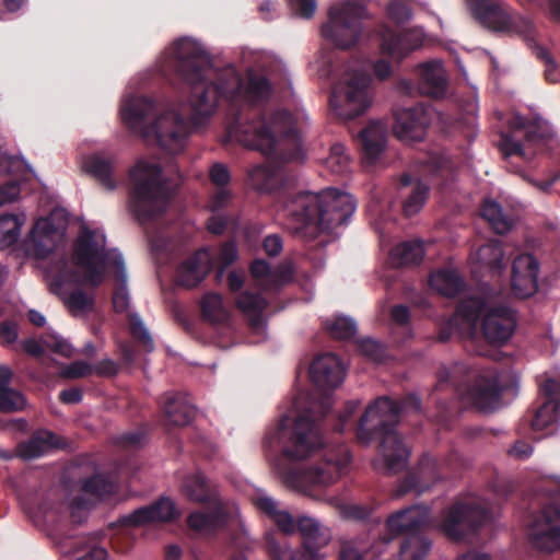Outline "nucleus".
Here are the masks:
<instances>
[{
  "mask_svg": "<svg viewBox=\"0 0 560 560\" xmlns=\"http://www.w3.org/2000/svg\"><path fill=\"white\" fill-rule=\"evenodd\" d=\"M84 167L86 173L92 175L107 190H114L116 188L115 173L117 159L115 155L94 153L85 160Z\"/></svg>",
  "mask_w": 560,
  "mask_h": 560,
  "instance_id": "obj_26",
  "label": "nucleus"
},
{
  "mask_svg": "<svg viewBox=\"0 0 560 560\" xmlns=\"http://www.w3.org/2000/svg\"><path fill=\"white\" fill-rule=\"evenodd\" d=\"M46 276L49 279V290L59 296L72 315L93 311L95 305L94 294H88L80 287L82 276L74 268L67 255H61L51 260L47 267Z\"/></svg>",
  "mask_w": 560,
  "mask_h": 560,
  "instance_id": "obj_10",
  "label": "nucleus"
},
{
  "mask_svg": "<svg viewBox=\"0 0 560 560\" xmlns=\"http://www.w3.org/2000/svg\"><path fill=\"white\" fill-rule=\"evenodd\" d=\"M541 392L545 395V401L538 407L535 415L526 420L533 432L537 434L534 439L538 440L553 432L558 419L557 396L560 394V384L548 380L541 386Z\"/></svg>",
  "mask_w": 560,
  "mask_h": 560,
  "instance_id": "obj_17",
  "label": "nucleus"
},
{
  "mask_svg": "<svg viewBox=\"0 0 560 560\" xmlns=\"http://www.w3.org/2000/svg\"><path fill=\"white\" fill-rule=\"evenodd\" d=\"M387 13L388 16L397 23L406 22L411 18L410 8L400 1L390 2L387 8Z\"/></svg>",
  "mask_w": 560,
  "mask_h": 560,
  "instance_id": "obj_56",
  "label": "nucleus"
},
{
  "mask_svg": "<svg viewBox=\"0 0 560 560\" xmlns=\"http://www.w3.org/2000/svg\"><path fill=\"white\" fill-rule=\"evenodd\" d=\"M21 222L18 215L7 213L0 215V245L9 247L20 237Z\"/></svg>",
  "mask_w": 560,
  "mask_h": 560,
  "instance_id": "obj_43",
  "label": "nucleus"
},
{
  "mask_svg": "<svg viewBox=\"0 0 560 560\" xmlns=\"http://www.w3.org/2000/svg\"><path fill=\"white\" fill-rule=\"evenodd\" d=\"M201 312L203 317L211 323H223L229 318V312L223 305L222 296L214 292L203 295Z\"/></svg>",
  "mask_w": 560,
  "mask_h": 560,
  "instance_id": "obj_39",
  "label": "nucleus"
},
{
  "mask_svg": "<svg viewBox=\"0 0 560 560\" xmlns=\"http://www.w3.org/2000/svg\"><path fill=\"white\" fill-rule=\"evenodd\" d=\"M363 159L374 163L383 152L386 143V133L378 127L370 125L360 133Z\"/></svg>",
  "mask_w": 560,
  "mask_h": 560,
  "instance_id": "obj_35",
  "label": "nucleus"
},
{
  "mask_svg": "<svg viewBox=\"0 0 560 560\" xmlns=\"http://www.w3.org/2000/svg\"><path fill=\"white\" fill-rule=\"evenodd\" d=\"M81 490L96 501H101L116 492V485L107 476L95 474L82 480Z\"/></svg>",
  "mask_w": 560,
  "mask_h": 560,
  "instance_id": "obj_38",
  "label": "nucleus"
},
{
  "mask_svg": "<svg viewBox=\"0 0 560 560\" xmlns=\"http://www.w3.org/2000/svg\"><path fill=\"white\" fill-rule=\"evenodd\" d=\"M428 170L432 176L442 177L447 179L451 175L450 161L442 156H431L428 160Z\"/></svg>",
  "mask_w": 560,
  "mask_h": 560,
  "instance_id": "obj_53",
  "label": "nucleus"
},
{
  "mask_svg": "<svg viewBox=\"0 0 560 560\" xmlns=\"http://www.w3.org/2000/svg\"><path fill=\"white\" fill-rule=\"evenodd\" d=\"M94 505L95 500L91 498H85L84 495L74 497L70 505L71 520L80 521V518H77V513H88Z\"/></svg>",
  "mask_w": 560,
  "mask_h": 560,
  "instance_id": "obj_58",
  "label": "nucleus"
},
{
  "mask_svg": "<svg viewBox=\"0 0 560 560\" xmlns=\"http://www.w3.org/2000/svg\"><path fill=\"white\" fill-rule=\"evenodd\" d=\"M21 192L20 185L10 180L0 186V207L5 202L14 201Z\"/></svg>",
  "mask_w": 560,
  "mask_h": 560,
  "instance_id": "obj_62",
  "label": "nucleus"
},
{
  "mask_svg": "<svg viewBox=\"0 0 560 560\" xmlns=\"http://www.w3.org/2000/svg\"><path fill=\"white\" fill-rule=\"evenodd\" d=\"M145 440V433L142 430L129 431L117 438V444L125 448H138Z\"/></svg>",
  "mask_w": 560,
  "mask_h": 560,
  "instance_id": "obj_55",
  "label": "nucleus"
},
{
  "mask_svg": "<svg viewBox=\"0 0 560 560\" xmlns=\"http://www.w3.org/2000/svg\"><path fill=\"white\" fill-rule=\"evenodd\" d=\"M166 55L168 66L189 85L188 113L171 108L148 124L155 113L154 102L148 96H130L120 114L132 131L144 138L154 137L165 153L176 155L184 151L190 132L208 122L220 100H226L233 117L228 127L230 137L272 161L252 167L248 182L258 192L275 195L283 203L292 232L313 241L348 223L357 208L350 194L335 188L320 192L291 191L294 178L285 174L284 165L302 160L300 132L291 112H267L266 102L272 89L266 77L249 75L244 89L237 77L214 73L209 54L188 37L175 40Z\"/></svg>",
  "mask_w": 560,
  "mask_h": 560,
  "instance_id": "obj_1",
  "label": "nucleus"
},
{
  "mask_svg": "<svg viewBox=\"0 0 560 560\" xmlns=\"http://www.w3.org/2000/svg\"><path fill=\"white\" fill-rule=\"evenodd\" d=\"M365 14V7L354 0L332 4L328 10L327 22L322 25V36L339 49H349L361 37Z\"/></svg>",
  "mask_w": 560,
  "mask_h": 560,
  "instance_id": "obj_11",
  "label": "nucleus"
},
{
  "mask_svg": "<svg viewBox=\"0 0 560 560\" xmlns=\"http://www.w3.org/2000/svg\"><path fill=\"white\" fill-rule=\"evenodd\" d=\"M506 389L502 373L493 366L481 369L467 385L463 399L470 407L491 412L501 405L502 394Z\"/></svg>",
  "mask_w": 560,
  "mask_h": 560,
  "instance_id": "obj_15",
  "label": "nucleus"
},
{
  "mask_svg": "<svg viewBox=\"0 0 560 560\" xmlns=\"http://www.w3.org/2000/svg\"><path fill=\"white\" fill-rule=\"evenodd\" d=\"M112 264L118 269L119 277L121 278L120 283H118L113 292V307L117 313H124L128 310L129 306V296L126 285V275L124 268V259L120 254L115 255Z\"/></svg>",
  "mask_w": 560,
  "mask_h": 560,
  "instance_id": "obj_40",
  "label": "nucleus"
},
{
  "mask_svg": "<svg viewBox=\"0 0 560 560\" xmlns=\"http://www.w3.org/2000/svg\"><path fill=\"white\" fill-rule=\"evenodd\" d=\"M118 371V364L110 359L101 360L92 365V373H95L97 376L113 377L117 375Z\"/></svg>",
  "mask_w": 560,
  "mask_h": 560,
  "instance_id": "obj_59",
  "label": "nucleus"
},
{
  "mask_svg": "<svg viewBox=\"0 0 560 560\" xmlns=\"http://www.w3.org/2000/svg\"><path fill=\"white\" fill-rule=\"evenodd\" d=\"M22 349L34 358H40L44 354V347L65 358H70L73 353L72 346L62 337L46 332L42 336V342L34 338H27L22 341Z\"/></svg>",
  "mask_w": 560,
  "mask_h": 560,
  "instance_id": "obj_29",
  "label": "nucleus"
},
{
  "mask_svg": "<svg viewBox=\"0 0 560 560\" xmlns=\"http://www.w3.org/2000/svg\"><path fill=\"white\" fill-rule=\"evenodd\" d=\"M430 188L429 186L418 180L411 188L409 196L402 202V212L407 218L417 214L424 206Z\"/></svg>",
  "mask_w": 560,
  "mask_h": 560,
  "instance_id": "obj_41",
  "label": "nucleus"
},
{
  "mask_svg": "<svg viewBox=\"0 0 560 560\" xmlns=\"http://www.w3.org/2000/svg\"><path fill=\"white\" fill-rule=\"evenodd\" d=\"M332 406L330 396L324 395L319 411L305 409L294 420L283 416L273 433H268L262 442L267 450L275 448L287 462H301L326 446L323 421Z\"/></svg>",
  "mask_w": 560,
  "mask_h": 560,
  "instance_id": "obj_3",
  "label": "nucleus"
},
{
  "mask_svg": "<svg viewBox=\"0 0 560 560\" xmlns=\"http://www.w3.org/2000/svg\"><path fill=\"white\" fill-rule=\"evenodd\" d=\"M521 137L527 143H536L542 139L541 132L537 128L528 126L527 119L515 116L510 120V131L502 135L501 151L505 158L511 155L526 156Z\"/></svg>",
  "mask_w": 560,
  "mask_h": 560,
  "instance_id": "obj_22",
  "label": "nucleus"
},
{
  "mask_svg": "<svg viewBox=\"0 0 560 560\" xmlns=\"http://www.w3.org/2000/svg\"><path fill=\"white\" fill-rule=\"evenodd\" d=\"M489 515L487 502L476 495L456 500L442 513L441 529L454 541H463L474 536Z\"/></svg>",
  "mask_w": 560,
  "mask_h": 560,
  "instance_id": "obj_12",
  "label": "nucleus"
},
{
  "mask_svg": "<svg viewBox=\"0 0 560 560\" xmlns=\"http://www.w3.org/2000/svg\"><path fill=\"white\" fill-rule=\"evenodd\" d=\"M424 257V247L421 241H405L396 245L390 252V261L394 267L419 266Z\"/></svg>",
  "mask_w": 560,
  "mask_h": 560,
  "instance_id": "obj_31",
  "label": "nucleus"
},
{
  "mask_svg": "<svg viewBox=\"0 0 560 560\" xmlns=\"http://www.w3.org/2000/svg\"><path fill=\"white\" fill-rule=\"evenodd\" d=\"M480 214L497 234L503 235L512 229L511 219L503 213L501 205L497 201L486 200L481 206Z\"/></svg>",
  "mask_w": 560,
  "mask_h": 560,
  "instance_id": "obj_37",
  "label": "nucleus"
},
{
  "mask_svg": "<svg viewBox=\"0 0 560 560\" xmlns=\"http://www.w3.org/2000/svg\"><path fill=\"white\" fill-rule=\"evenodd\" d=\"M211 266L205 252H197L184 260L177 269V283L185 288L197 287L209 273Z\"/></svg>",
  "mask_w": 560,
  "mask_h": 560,
  "instance_id": "obj_27",
  "label": "nucleus"
},
{
  "mask_svg": "<svg viewBox=\"0 0 560 560\" xmlns=\"http://www.w3.org/2000/svg\"><path fill=\"white\" fill-rule=\"evenodd\" d=\"M90 374H92V364L80 360L65 365L61 370V376L68 380L80 378Z\"/></svg>",
  "mask_w": 560,
  "mask_h": 560,
  "instance_id": "obj_51",
  "label": "nucleus"
},
{
  "mask_svg": "<svg viewBox=\"0 0 560 560\" xmlns=\"http://www.w3.org/2000/svg\"><path fill=\"white\" fill-rule=\"evenodd\" d=\"M420 411L421 401L412 393L399 400L380 396L368 405L357 423L355 438L362 445L378 441L381 458L373 462L375 469H380L381 465L382 471L392 476L406 468L410 451L404 443V438L396 431V427L402 415Z\"/></svg>",
  "mask_w": 560,
  "mask_h": 560,
  "instance_id": "obj_2",
  "label": "nucleus"
},
{
  "mask_svg": "<svg viewBox=\"0 0 560 560\" xmlns=\"http://www.w3.org/2000/svg\"><path fill=\"white\" fill-rule=\"evenodd\" d=\"M312 382L323 390L335 389L345 380L346 368L335 353L327 352L317 355L310 365Z\"/></svg>",
  "mask_w": 560,
  "mask_h": 560,
  "instance_id": "obj_18",
  "label": "nucleus"
},
{
  "mask_svg": "<svg viewBox=\"0 0 560 560\" xmlns=\"http://www.w3.org/2000/svg\"><path fill=\"white\" fill-rule=\"evenodd\" d=\"M430 509L427 505L415 504L401 509L388 516L387 530L392 535H405L400 545V560H424L431 541L421 533L429 523Z\"/></svg>",
  "mask_w": 560,
  "mask_h": 560,
  "instance_id": "obj_9",
  "label": "nucleus"
},
{
  "mask_svg": "<svg viewBox=\"0 0 560 560\" xmlns=\"http://www.w3.org/2000/svg\"><path fill=\"white\" fill-rule=\"evenodd\" d=\"M320 546L303 542L300 549H296L291 555V560H315Z\"/></svg>",
  "mask_w": 560,
  "mask_h": 560,
  "instance_id": "obj_63",
  "label": "nucleus"
},
{
  "mask_svg": "<svg viewBox=\"0 0 560 560\" xmlns=\"http://www.w3.org/2000/svg\"><path fill=\"white\" fill-rule=\"evenodd\" d=\"M324 163L331 173L343 174L349 171L351 161L346 152V147L342 143H335Z\"/></svg>",
  "mask_w": 560,
  "mask_h": 560,
  "instance_id": "obj_44",
  "label": "nucleus"
},
{
  "mask_svg": "<svg viewBox=\"0 0 560 560\" xmlns=\"http://www.w3.org/2000/svg\"><path fill=\"white\" fill-rule=\"evenodd\" d=\"M539 264L530 254L518 255L512 264L511 288L515 296L529 298L538 289Z\"/></svg>",
  "mask_w": 560,
  "mask_h": 560,
  "instance_id": "obj_19",
  "label": "nucleus"
},
{
  "mask_svg": "<svg viewBox=\"0 0 560 560\" xmlns=\"http://www.w3.org/2000/svg\"><path fill=\"white\" fill-rule=\"evenodd\" d=\"M174 502L167 498H161L152 504L136 509L129 514L118 518L117 524L122 527H140L155 522H170L176 518Z\"/></svg>",
  "mask_w": 560,
  "mask_h": 560,
  "instance_id": "obj_21",
  "label": "nucleus"
},
{
  "mask_svg": "<svg viewBox=\"0 0 560 560\" xmlns=\"http://www.w3.org/2000/svg\"><path fill=\"white\" fill-rule=\"evenodd\" d=\"M209 179L215 187L229 186L231 183L229 167L221 162L213 163L209 168Z\"/></svg>",
  "mask_w": 560,
  "mask_h": 560,
  "instance_id": "obj_50",
  "label": "nucleus"
},
{
  "mask_svg": "<svg viewBox=\"0 0 560 560\" xmlns=\"http://www.w3.org/2000/svg\"><path fill=\"white\" fill-rule=\"evenodd\" d=\"M132 187L130 210L140 224H147L162 215L172 199V190L163 178L158 163L139 161L129 172Z\"/></svg>",
  "mask_w": 560,
  "mask_h": 560,
  "instance_id": "obj_5",
  "label": "nucleus"
},
{
  "mask_svg": "<svg viewBox=\"0 0 560 560\" xmlns=\"http://www.w3.org/2000/svg\"><path fill=\"white\" fill-rule=\"evenodd\" d=\"M180 490L189 501L206 504L209 508L208 511H195L188 515L189 528L206 535H214L226 525L230 513L203 474L195 472L186 476Z\"/></svg>",
  "mask_w": 560,
  "mask_h": 560,
  "instance_id": "obj_6",
  "label": "nucleus"
},
{
  "mask_svg": "<svg viewBox=\"0 0 560 560\" xmlns=\"http://www.w3.org/2000/svg\"><path fill=\"white\" fill-rule=\"evenodd\" d=\"M429 283L432 289L447 298L456 296L465 288L463 278L456 271L448 269H440L432 272Z\"/></svg>",
  "mask_w": 560,
  "mask_h": 560,
  "instance_id": "obj_34",
  "label": "nucleus"
},
{
  "mask_svg": "<svg viewBox=\"0 0 560 560\" xmlns=\"http://www.w3.org/2000/svg\"><path fill=\"white\" fill-rule=\"evenodd\" d=\"M394 117L393 131L399 140L412 143L424 139L430 117L422 104L396 109Z\"/></svg>",
  "mask_w": 560,
  "mask_h": 560,
  "instance_id": "obj_16",
  "label": "nucleus"
},
{
  "mask_svg": "<svg viewBox=\"0 0 560 560\" xmlns=\"http://www.w3.org/2000/svg\"><path fill=\"white\" fill-rule=\"evenodd\" d=\"M296 530L301 534L303 542L323 547L328 541V538L320 533L319 523L312 517H300L296 523Z\"/></svg>",
  "mask_w": 560,
  "mask_h": 560,
  "instance_id": "obj_42",
  "label": "nucleus"
},
{
  "mask_svg": "<svg viewBox=\"0 0 560 560\" xmlns=\"http://www.w3.org/2000/svg\"><path fill=\"white\" fill-rule=\"evenodd\" d=\"M440 478L436 460L429 455H423L417 467L408 471L399 482L395 490V497L399 498L409 492L421 494Z\"/></svg>",
  "mask_w": 560,
  "mask_h": 560,
  "instance_id": "obj_20",
  "label": "nucleus"
},
{
  "mask_svg": "<svg viewBox=\"0 0 560 560\" xmlns=\"http://www.w3.org/2000/svg\"><path fill=\"white\" fill-rule=\"evenodd\" d=\"M359 405H360V401H354V400H350V401L346 402L345 411L339 416V418L334 427V430L337 433L343 432L346 424L348 423L350 418L354 415Z\"/></svg>",
  "mask_w": 560,
  "mask_h": 560,
  "instance_id": "obj_61",
  "label": "nucleus"
},
{
  "mask_svg": "<svg viewBox=\"0 0 560 560\" xmlns=\"http://www.w3.org/2000/svg\"><path fill=\"white\" fill-rule=\"evenodd\" d=\"M456 313L471 326H476L482 317L483 336L492 345H504L512 337L516 327L515 313L510 306H492L480 296L463 300L458 304Z\"/></svg>",
  "mask_w": 560,
  "mask_h": 560,
  "instance_id": "obj_7",
  "label": "nucleus"
},
{
  "mask_svg": "<svg viewBox=\"0 0 560 560\" xmlns=\"http://www.w3.org/2000/svg\"><path fill=\"white\" fill-rule=\"evenodd\" d=\"M359 351L372 361H381L384 354L382 346L370 338L358 341Z\"/></svg>",
  "mask_w": 560,
  "mask_h": 560,
  "instance_id": "obj_52",
  "label": "nucleus"
},
{
  "mask_svg": "<svg viewBox=\"0 0 560 560\" xmlns=\"http://www.w3.org/2000/svg\"><path fill=\"white\" fill-rule=\"evenodd\" d=\"M472 15L486 27L522 37L545 68V80L548 83L560 81V69L550 52L535 42L534 23L511 9L509 5L492 0H467Z\"/></svg>",
  "mask_w": 560,
  "mask_h": 560,
  "instance_id": "obj_4",
  "label": "nucleus"
},
{
  "mask_svg": "<svg viewBox=\"0 0 560 560\" xmlns=\"http://www.w3.org/2000/svg\"><path fill=\"white\" fill-rule=\"evenodd\" d=\"M476 255L481 266L487 267L492 276L500 275L505 267L503 245L499 240H490L481 245Z\"/></svg>",
  "mask_w": 560,
  "mask_h": 560,
  "instance_id": "obj_36",
  "label": "nucleus"
},
{
  "mask_svg": "<svg viewBox=\"0 0 560 560\" xmlns=\"http://www.w3.org/2000/svg\"><path fill=\"white\" fill-rule=\"evenodd\" d=\"M291 11L303 19H311L317 8L315 0H289Z\"/></svg>",
  "mask_w": 560,
  "mask_h": 560,
  "instance_id": "obj_54",
  "label": "nucleus"
},
{
  "mask_svg": "<svg viewBox=\"0 0 560 560\" xmlns=\"http://www.w3.org/2000/svg\"><path fill=\"white\" fill-rule=\"evenodd\" d=\"M52 234L54 229L47 220L37 222L31 235L23 243L25 254L36 259L48 257L55 246Z\"/></svg>",
  "mask_w": 560,
  "mask_h": 560,
  "instance_id": "obj_28",
  "label": "nucleus"
},
{
  "mask_svg": "<svg viewBox=\"0 0 560 560\" xmlns=\"http://www.w3.org/2000/svg\"><path fill=\"white\" fill-rule=\"evenodd\" d=\"M326 329L335 339L347 340L357 334V324L346 316H338L332 322H326Z\"/></svg>",
  "mask_w": 560,
  "mask_h": 560,
  "instance_id": "obj_45",
  "label": "nucleus"
},
{
  "mask_svg": "<svg viewBox=\"0 0 560 560\" xmlns=\"http://www.w3.org/2000/svg\"><path fill=\"white\" fill-rule=\"evenodd\" d=\"M351 462L349 447L345 443L324 450V460L304 469H282L279 467L285 483L302 491L311 492L315 487L334 483L340 478Z\"/></svg>",
  "mask_w": 560,
  "mask_h": 560,
  "instance_id": "obj_8",
  "label": "nucleus"
},
{
  "mask_svg": "<svg viewBox=\"0 0 560 560\" xmlns=\"http://www.w3.org/2000/svg\"><path fill=\"white\" fill-rule=\"evenodd\" d=\"M370 73L355 70L345 82L336 83L329 96V105L336 115L351 120L365 113L370 106Z\"/></svg>",
  "mask_w": 560,
  "mask_h": 560,
  "instance_id": "obj_13",
  "label": "nucleus"
},
{
  "mask_svg": "<svg viewBox=\"0 0 560 560\" xmlns=\"http://www.w3.org/2000/svg\"><path fill=\"white\" fill-rule=\"evenodd\" d=\"M105 262L94 261L89 264L79 265L78 267L84 268L85 272L82 277V284L88 283L92 288H98L104 280ZM74 268L77 266H73Z\"/></svg>",
  "mask_w": 560,
  "mask_h": 560,
  "instance_id": "obj_48",
  "label": "nucleus"
},
{
  "mask_svg": "<svg viewBox=\"0 0 560 560\" xmlns=\"http://www.w3.org/2000/svg\"><path fill=\"white\" fill-rule=\"evenodd\" d=\"M420 91L422 94L440 98L446 93L447 81L442 67L428 62L420 68Z\"/></svg>",
  "mask_w": 560,
  "mask_h": 560,
  "instance_id": "obj_30",
  "label": "nucleus"
},
{
  "mask_svg": "<svg viewBox=\"0 0 560 560\" xmlns=\"http://www.w3.org/2000/svg\"><path fill=\"white\" fill-rule=\"evenodd\" d=\"M105 240H98L95 232L86 230L73 244L72 266L101 261L106 262Z\"/></svg>",
  "mask_w": 560,
  "mask_h": 560,
  "instance_id": "obj_25",
  "label": "nucleus"
},
{
  "mask_svg": "<svg viewBox=\"0 0 560 560\" xmlns=\"http://www.w3.org/2000/svg\"><path fill=\"white\" fill-rule=\"evenodd\" d=\"M129 330L133 339L142 345L145 351L151 352L154 349L153 339L144 326L141 317L138 314H129Z\"/></svg>",
  "mask_w": 560,
  "mask_h": 560,
  "instance_id": "obj_47",
  "label": "nucleus"
},
{
  "mask_svg": "<svg viewBox=\"0 0 560 560\" xmlns=\"http://www.w3.org/2000/svg\"><path fill=\"white\" fill-rule=\"evenodd\" d=\"M527 536L535 549L549 553L560 550V493L530 514Z\"/></svg>",
  "mask_w": 560,
  "mask_h": 560,
  "instance_id": "obj_14",
  "label": "nucleus"
},
{
  "mask_svg": "<svg viewBox=\"0 0 560 560\" xmlns=\"http://www.w3.org/2000/svg\"><path fill=\"white\" fill-rule=\"evenodd\" d=\"M236 305L247 317L250 327H260L261 315L268 306V301L260 293L244 291L237 296Z\"/></svg>",
  "mask_w": 560,
  "mask_h": 560,
  "instance_id": "obj_32",
  "label": "nucleus"
},
{
  "mask_svg": "<svg viewBox=\"0 0 560 560\" xmlns=\"http://www.w3.org/2000/svg\"><path fill=\"white\" fill-rule=\"evenodd\" d=\"M421 45L422 38L412 31L396 32L384 27L380 33L381 52L397 61H401Z\"/></svg>",
  "mask_w": 560,
  "mask_h": 560,
  "instance_id": "obj_23",
  "label": "nucleus"
},
{
  "mask_svg": "<svg viewBox=\"0 0 560 560\" xmlns=\"http://www.w3.org/2000/svg\"><path fill=\"white\" fill-rule=\"evenodd\" d=\"M57 435L51 431L43 430L35 432L27 441L16 445L19 457L23 459H33L40 457L44 453L55 445Z\"/></svg>",
  "mask_w": 560,
  "mask_h": 560,
  "instance_id": "obj_33",
  "label": "nucleus"
},
{
  "mask_svg": "<svg viewBox=\"0 0 560 560\" xmlns=\"http://www.w3.org/2000/svg\"><path fill=\"white\" fill-rule=\"evenodd\" d=\"M231 199L232 192L229 189V186L217 187V190L213 192L210 199L211 210L218 211L224 208Z\"/></svg>",
  "mask_w": 560,
  "mask_h": 560,
  "instance_id": "obj_60",
  "label": "nucleus"
},
{
  "mask_svg": "<svg viewBox=\"0 0 560 560\" xmlns=\"http://www.w3.org/2000/svg\"><path fill=\"white\" fill-rule=\"evenodd\" d=\"M161 402L166 424L174 427L188 425L196 416V408L187 394L167 393L163 396Z\"/></svg>",
  "mask_w": 560,
  "mask_h": 560,
  "instance_id": "obj_24",
  "label": "nucleus"
},
{
  "mask_svg": "<svg viewBox=\"0 0 560 560\" xmlns=\"http://www.w3.org/2000/svg\"><path fill=\"white\" fill-rule=\"evenodd\" d=\"M26 406L25 396L15 388L0 387V411L12 413L24 410Z\"/></svg>",
  "mask_w": 560,
  "mask_h": 560,
  "instance_id": "obj_46",
  "label": "nucleus"
},
{
  "mask_svg": "<svg viewBox=\"0 0 560 560\" xmlns=\"http://www.w3.org/2000/svg\"><path fill=\"white\" fill-rule=\"evenodd\" d=\"M219 258L223 267L232 265L237 258V247L235 243H223L219 252Z\"/></svg>",
  "mask_w": 560,
  "mask_h": 560,
  "instance_id": "obj_64",
  "label": "nucleus"
},
{
  "mask_svg": "<svg viewBox=\"0 0 560 560\" xmlns=\"http://www.w3.org/2000/svg\"><path fill=\"white\" fill-rule=\"evenodd\" d=\"M271 520L284 535H291L296 530L293 516L288 511H279Z\"/></svg>",
  "mask_w": 560,
  "mask_h": 560,
  "instance_id": "obj_57",
  "label": "nucleus"
},
{
  "mask_svg": "<svg viewBox=\"0 0 560 560\" xmlns=\"http://www.w3.org/2000/svg\"><path fill=\"white\" fill-rule=\"evenodd\" d=\"M366 547L358 540L343 541L338 560H365Z\"/></svg>",
  "mask_w": 560,
  "mask_h": 560,
  "instance_id": "obj_49",
  "label": "nucleus"
}]
</instances>
